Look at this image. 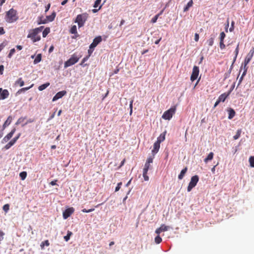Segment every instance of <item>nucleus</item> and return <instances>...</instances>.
<instances>
[{
	"label": "nucleus",
	"mask_w": 254,
	"mask_h": 254,
	"mask_svg": "<svg viewBox=\"0 0 254 254\" xmlns=\"http://www.w3.org/2000/svg\"><path fill=\"white\" fill-rule=\"evenodd\" d=\"M6 21L8 23H12L18 19L17 11L13 8L9 10L6 14Z\"/></svg>",
	"instance_id": "1"
},
{
	"label": "nucleus",
	"mask_w": 254,
	"mask_h": 254,
	"mask_svg": "<svg viewBox=\"0 0 254 254\" xmlns=\"http://www.w3.org/2000/svg\"><path fill=\"white\" fill-rule=\"evenodd\" d=\"M88 17V14L87 13H83L77 15L74 22L78 24L79 28L82 27Z\"/></svg>",
	"instance_id": "2"
},
{
	"label": "nucleus",
	"mask_w": 254,
	"mask_h": 254,
	"mask_svg": "<svg viewBox=\"0 0 254 254\" xmlns=\"http://www.w3.org/2000/svg\"><path fill=\"white\" fill-rule=\"evenodd\" d=\"M79 59V57H78L76 54H74L67 61L64 63V67L67 68V67L75 64L78 61Z\"/></svg>",
	"instance_id": "3"
},
{
	"label": "nucleus",
	"mask_w": 254,
	"mask_h": 254,
	"mask_svg": "<svg viewBox=\"0 0 254 254\" xmlns=\"http://www.w3.org/2000/svg\"><path fill=\"white\" fill-rule=\"evenodd\" d=\"M176 110V108L175 106L171 107L164 113L162 118L165 120H170L172 118L173 115L175 113Z\"/></svg>",
	"instance_id": "4"
},
{
	"label": "nucleus",
	"mask_w": 254,
	"mask_h": 254,
	"mask_svg": "<svg viewBox=\"0 0 254 254\" xmlns=\"http://www.w3.org/2000/svg\"><path fill=\"white\" fill-rule=\"evenodd\" d=\"M199 181V177L197 175H194L191 178L190 181L187 188L188 191L190 192L194 188Z\"/></svg>",
	"instance_id": "5"
},
{
	"label": "nucleus",
	"mask_w": 254,
	"mask_h": 254,
	"mask_svg": "<svg viewBox=\"0 0 254 254\" xmlns=\"http://www.w3.org/2000/svg\"><path fill=\"white\" fill-rule=\"evenodd\" d=\"M199 67L197 66H194L192 69V72L190 76V80L192 81L196 79L199 74Z\"/></svg>",
	"instance_id": "6"
},
{
	"label": "nucleus",
	"mask_w": 254,
	"mask_h": 254,
	"mask_svg": "<svg viewBox=\"0 0 254 254\" xmlns=\"http://www.w3.org/2000/svg\"><path fill=\"white\" fill-rule=\"evenodd\" d=\"M74 211V209L73 207H69L66 209L63 213V218L64 219L69 217Z\"/></svg>",
	"instance_id": "7"
},
{
	"label": "nucleus",
	"mask_w": 254,
	"mask_h": 254,
	"mask_svg": "<svg viewBox=\"0 0 254 254\" xmlns=\"http://www.w3.org/2000/svg\"><path fill=\"white\" fill-rule=\"evenodd\" d=\"M102 37L100 36L96 37L93 39V42L89 46L90 49H94V48L102 41Z\"/></svg>",
	"instance_id": "8"
},
{
	"label": "nucleus",
	"mask_w": 254,
	"mask_h": 254,
	"mask_svg": "<svg viewBox=\"0 0 254 254\" xmlns=\"http://www.w3.org/2000/svg\"><path fill=\"white\" fill-rule=\"evenodd\" d=\"M20 135V134L19 133L16 136L14 137L7 144H6L4 146V148L5 149H6V150L8 149L9 148H10L16 142L17 140L19 138Z\"/></svg>",
	"instance_id": "9"
},
{
	"label": "nucleus",
	"mask_w": 254,
	"mask_h": 254,
	"mask_svg": "<svg viewBox=\"0 0 254 254\" xmlns=\"http://www.w3.org/2000/svg\"><path fill=\"white\" fill-rule=\"evenodd\" d=\"M254 54V48H253L247 56H246L244 62L245 63V64H248L251 61L252 58H253Z\"/></svg>",
	"instance_id": "10"
},
{
	"label": "nucleus",
	"mask_w": 254,
	"mask_h": 254,
	"mask_svg": "<svg viewBox=\"0 0 254 254\" xmlns=\"http://www.w3.org/2000/svg\"><path fill=\"white\" fill-rule=\"evenodd\" d=\"M66 94V91L65 90L58 92L53 97L52 101H56L57 100L62 98L64 95Z\"/></svg>",
	"instance_id": "11"
},
{
	"label": "nucleus",
	"mask_w": 254,
	"mask_h": 254,
	"mask_svg": "<svg viewBox=\"0 0 254 254\" xmlns=\"http://www.w3.org/2000/svg\"><path fill=\"white\" fill-rule=\"evenodd\" d=\"M169 229V226H166L164 224H162L161 225V226L159 228H157L155 230V233L156 234H157L158 235H159L162 232H165V231H168Z\"/></svg>",
	"instance_id": "12"
},
{
	"label": "nucleus",
	"mask_w": 254,
	"mask_h": 254,
	"mask_svg": "<svg viewBox=\"0 0 254 254\" xmlns=\"http://www.w3.org/2000/svg\"><path fill=\"white\" fill-rule=\"evenodd\" d=\"M160 143L156 141L153 144V149L152 150V153L153 155L156 154L160 148Z\"/></svg>",
	"instance_id": "13"
},
{
	"label": "nucleus",
	"mask_w": 254,
	"mask_h": 254,
	"mask_svg": "<svg viewBox=\"0 0 254 254\" xmlns=\"http://www.w3.org/2000/svg\"><path fill=\"white\" fill-rule=\"evenodd\" d=\"M15 131V129L13 128L9 133H8L3 138V140L5 142L8 141L13 136Z\"/></svg>",
	"instance_id": "14"
},
{
	"label": "nucleus",
	"mask_w": 254,
	"mask_h": 254,
	"mask_svg": "<svg viewBox=\"0 0 254 254\" xmlns=\"http://www.w3.org/2000/svg\"><path fill=\"white\" fill-rule=\"evenodd\" d=\"M39 32L38 31V29L36 28H35L31 30V32L29 33L28 36L27 38H34V37L36 36V35L39 33Z\"/></svg>",
	"instance_id": "15"
},
{
	"label": "nucleus",
	"mask_w": 254,
	"mask_h": 254,
	"mask_svg": "<svg viewBox=\"0 0 254 254\" xmlns=\"http://www.w3.org/2000/svg\"><path fill=\"white\" fill-rule=\"evenodd\" d=\"M9 96V92L7 90L4 89L2 90V91L1 93V94L0 95V98H1L2 100H4L6 98H7Z\"/></svg>",
	"instance_id": "16"
},
{
	"label": "nucleus",
	"mask_w": 254,
	"mask_h": 254,
	"mask_svg": "<svg viewBox=\"0 0 254 254\" xmlns=\"http://www.w3.org/2000/svg\"><path fill=\"white\" fill-rule=\"evenodd\" d=\"M25 120V118H19L15 123V125H21L23 127L26 124L27 121Z\"/></svg>",
	"instance_id": "17"
},
{
	"label": "nucleus",
	"mask_w": 254,
	"mask_h": 254,
	"mask_svg": "<svg viewBox=\"0 0 254 254\" xmlns=\"http://www.w3.org/2000/svg\"><path fill=\"white\" fill-rule=\"evenodd\" d=\"M166 133V131H164L163 133H162L157 138V142L159 143H161L163 142L165 139V135Z\"/></svg>",
	"instance_id": "18"
},
{
	"label": "nucleus",
	"mask_w": 254,
	"mask_h": 254,
	"mask_svg": "<svg viewBox=\"0 0 254 254\" xmlns=\"http://www.w3.org/2000/svg\"><path fill=\"white\" fill-rule=\"evenodd\" d=\"M187 170H188L187 167H185L184 169H183L181 171L180 174L178 176V179L179 180H182L183 179V178L184 177L186 173L187 172Z\"/></svg>",
	"instance_id": "19"
},
{
	"label": "nucleus",
	"mask_w": 254,
	"mask_h": 254,
	"mask_svg": "<svg viewBox=\"0 0 254 254\" xmlns=\"http://www.w3.org/2000/svg\"><path fill=\"white\" fill-rule=\"evenodd\" d=\"M229 94H226V93H223L222 94H221L218 98V100L220 101V102H224L226 100V99L227 98V97L229 96Z\"/></svg>",
	"instance_id": "20"
},
{
	"label": "nucleus",
	"mask_w": 254,
	"mask_h": 254,
	"mask_svg": "<svg viewBox=\"0 0 254 254\" xmlns=\"http://www.w3.org/2000/svg\"><path fill=\"white\" fill-rule=\"evenodd\" d=\"M56 12H53L51 15L47 16L46 19H47L48 20V21L52 22L54 20V19L56 17Z\"/></svg>",
	"instance_id": "21"
},
{
	"label": "nucleus",
	"mask_w": 254,
	"mask_h": 254,
	"mask_svg": "<svg viewBox=\"0 0 254 254\" xmlns=\"http://www.w3.org/2000/svg\"><path fill=\"white\" fill-rule=\"evenodd\" d=\"M228 111L229 114L228 118L229 119H232L235 115V112L234 110L232 108H229Z\"/></svg>",
	"instance_id": "22"
},
{
	"label": "nucleus",
	"mask_w": 254,
	"mask_h": 254,
	"mask_svg": "<svg viewBox=\"0 0 254 254\" xmlns=\"http://www.w3.org/2000/svg\"><path fill=\"white\" fill-rule=\"evenodd\" d=\"M12 120V118L11 116H9L7 120L4 123L2 127H7L8 126Z\"/></svg>",
	"instance_id": "23"
},
{
	"label": "nucleus",
	"mask_w": 254,
	"mask_h": 254,
	"mask_svg": "<svg viewBox=\"0 0 254 254\" xmlns=\"http://www.w3.org/2000/svg\"><path fill=\"white\" fill-rule=\"evenodd\" d=\"M213 156L214 154L213 152L209 153L207 157L204 159V162L206 163L208 161L212 160L213 158Z\"/></svg>",
	"instance_id": "24"
},
{
	"label": "nucleus",
	"mask_w": 254,
	"mask_h": 254,
	"mask_svg": "<svg viewBox=\"0 0 254 254\" xmlns=\"http://www.w3.org/2000/svg\"><path fill=\"white\" fill-rule=\"evenodd\" d=\"M42 60V55L41 54H39L37 55L36 57L35 58L34 61V64H37L40 62Z\"/></svg>",
	"instance_id": "25"
},
{
	"label": "nucleus",
	"mask_w": 254,
	"mask_h": 254,
	"mask_svg": "<svg viewBox=\"0 0 254 254\" xmlns=\"http://www.w3.org/2000/svg\"><path fill=\"white\" fill-rule=\"evenodd\" d=\"M42 18H43L42 16H40V17H38V23H37L38 25L42 24H46L48 22V20L47 19H45L43 20Z\"/></svg>",
	"instance_id": "26"
},
{
	"label": "nucleus",
	"mask_w": 254,
	"mask_h": 254,
	"mask_svg": "<svg viewBox=\"0 0 254 254\" xmlns=\"http://www.w3.org/2000/svg\"><path fill=\"white\" fill-rule=\"evenodd\" d=\"M192 4H193V2H192V0H190V1H189L188 2V3H187V5L184 7V11H188L189 10V9L190 8V7L192 5Z\"/></svg>",
	"instance_id": "27"
},
{
	"label": "nucleus",
	"mask_w": 254,
	"mask_h": 254,
	"mask_svg": "<svg viewBox=\"0 0 254 254\" xmlns=\"http://www.w3.org/2000/svg\"><path fill=\"white\" fill-rule=\"evenodd\" d=\"M49 85H50V83L47 82L45 84H43L39 86L38 87V89L40 91H42V90H44L45 89H46L48 86H49Z\"/></svg>",
	"instance_id": "28"
},
{
	"label": "nucleus",
	"mask_w": 254,
	"mask_h": 254,
	"mask_svg": "<svg viewBox=\"0 0 254 254\" xmlns=\"http://www.w3.org/2000/svg\"><path fill=\"white\" fill-rule=\"evenodd\" d=\"M50 29L49 27H46L43 31L42 35L43 37H46L47 35L50 33Z\"/></svg>",
	"instance_id": "29"
},
{
	"label": "nucleus",
	"mask_w": 254,
	"mask_h": 254,
	"mask_svg": "<svg viewBox=\"0 0 254 254\" xmlns=\"http://www.w3.org/2000/svg\"><path fill=\"white\" fill-rule=\"evenodd\" d=\"M72 235V233L71 231H68L67 235L64 237V240L66 242H67L69 240L70 237Z\"/></svg>",
	"instance_id": "30"
},
{
	"label": "nucleus",
	"mask_w": 254,
	"mask_h": 254,
	"mask_svg": "<svg viewBox=\"0 0 254 254\" xmlns=\"http://www.w3.org/2000/svg\"><path fill=\"white\" fill-rule=\"evenodd\" d=\"M33 84L31 85L30 87H28L22 88L19 89L18 91V92H17V94H20L21 92H25V91L28 90V89H29L30 88H31L33 86Z\"/></svg>",
	"instance_id": "31"
},
{
	"label": "nucleus",
	"mask_w": 254,
	"mask_h": 254,
	"mask_svg": "<svg viewBox=\"0 0 254 254\" xmlns=\"http://www.w3.org/2000/svg\"><path fill=\"white\" fill-rule=\"evenodd\" d=\"M15 84L19 85L20 87L23 86L24 84V81L21 78H19L16 82Z\"/></svg>",
	"instance_id": "32"
},
{
	"label": "nucleus",
	"mask_w": 254,
	"mask_h": 254,
	"mask_svg": "<svg viewBox=\"0 0 254 254\" xmlns=\"http://www.w3.org/2000/svg\"><path fill=\"white\" fill-rule=\"evenodd\" d=\"M70 32L71 34H77V28L76 25H73L70 30Z\"/></svg>",
	"instance_id": "33"
},
{
	"label": "nucleus",
	"mask_w": 254,
	"mask_h": 254,
	"mask_svg": "<svg viewBox=\"0 0 254 254\" xmlns=\"http://www.w3.org/2000/svg\"><path fill=\"white\" fill-rule=\"evenodd\" d=\"M239 43H238V44L237 45V46L235 49V57L234 58V60H233V63H234L236 60V58L237 57V55L238 54V53H239Z\"/></svg>",
	"instance_id": "34"
},
{
	"label": "nucleus",
	"mask_w": 254,
	"mask_h": 254,
	"mask_svg": "<svg viewBox=\"0 0 254 254\" xmlns=\"http://www.w3.org/2000/svg\"><path fill=\"white\" fill-rule=\"evenodd\" d=\"M241 132L242 131H241V129H238L237 130V132L236 134L233 136V138H234V140H236V139H238L240 137L241 133Z\"/></svg>",
	"instance_id": "35"
},
{
	"label": "nucleus",
	"mask_w": 254,
	"mask_h": 254,
	"mask_svg": "<svg viewBox=\"0 0 254 254\" xmlns=\"http://www.w3.org/2000/svg\"><path fill=\"white\" fill-rule=\"evenodd\" d=\"M19 176L21 178V179L22 180H24L25 179L26 176H27V173L26 172H22L20 173Z\"/></svg>",
	"instance_id": "36"
},
{
	"label": "nucleus",
	"mask_w": 254,
	"mask_h": 254,
	"mask_svg": "<svg viewBox=\"0 0 254 254\" xmlns=\"http://www.w3.org/2000/svg\"><path fill=\"white\" fill-rule=\"evenodd\" d=\"M246 70H244L241 77L240 78V79L239 80L238 86H239L240 84V83H241V82L242 81V80L243 79L244 77L246 75Z\"/></svg>",
	"instance_id": "37"
},
{
	"label": "nucleus",
	"mask_w": 254,
	"mask_h": 254,
	"mask_svg": "<svg viewBox=\"0 0 254 254\" xmlns=\"http://www.w3.org/2000/svg\"><path fill=\"white\" fill-rule=\"evenodd\" d=\"M232 64H233V63ZM232 67H233V64L231 65V67L230 68V69H229L228 72L225 73V75H224L225 76L224 79H226L230 76V74L231 72V70L232 69Z\"/></svg>",
	"instance_id": "38"
},
{
	"label": "nucleus",
	"mask_w": 254,
	"mask_h": 254,
	"mask_svg": "<svg viewBox=\"0 0 254 254\" xmlns=\"http://www.w3.org/2000/svg\"><path fill=\"white\" fill-rule=\"evenodd\" d=\"M214 36L211 37L208 40L207 42L209 46H212L213 44Z\"/></svg>",
	"instance_id": "39"
},
{
	"label": "nucleus",
	"mask_w": 254,
	"mask_h": 254,
	"mask_svg": "<svg viewBox=\"0 0 254 254\" xmlns=\"http://www.w3.org/2000/svg\"><path fill=\"white\" fill-rule=\"evenodd\" d=\"M50 245V243L48 240H45L41 244V247L42 249L44 248V246H49Z\"/></svg>",
	"instance_id": "40"
},
{
	"label": "nucleus",
	"mask_w": 254,
	"mask_h": 254,
	"mask_svg": "<svg viewBox=\"0 0 254 254\" xmlns=\"http://www.w3.org/2000/svg\"><path fill=\"white\" fill-rule=\"evenodd\" d=\"M147 172L148 171L143 170V177L145 181H147L149 180V177L147 175Z\"/></svg>",
	"instance_id": "41"
},
{
	"label": "nucleus",
	"mask_w": 254,
	"mask_h": 254,
	"mask_svg": "<svg viewBox=\"0 0 254 254\" xmlns=\"http://www.w3.org/2000/svg\"><path fill=\"white\" fill-rule=\"evenodd\" d=\"M249 162L252 167H254V156H251L249 158Z\"/></svg>",
	"instance_id": "42"
},
{
	"label": "nucleus",
	"mask_w": 254,
	"mask_h": 254,
	"mask_svg": "<svg viewBox=\"0 0 254 254\" xmlns=\"http://www.w3.org/2000/svg\"><path fill=\"white\" fill-rule=\"evenodd\" d=\"M89 59V56H86L85 57H84L82 60V62L81 63H80V65H82V66H85V65H86V64H84V63L87 61L88 60V59Z\"/></svg>",
	"instance_id": "43"
},
{
	"label": "nucleus",
	"mask_w": 254,
	"mask_h": 254,
	"mask_svg": "<svg viewBox=\"0 0 254 254\" xmlns=\"http://www.w3.org/2000/svg\"><path fill=\"white\" fill-rule=\"evenodd\" d=\"M226 36V35L224 32H222L220 35V42H224V39Z\"/></svg>",
	"instance_id": "44"
},
{
	"label": "nucleus",
	"mask_w": 254,
	"mask_h": 254,
	"mask_svg": "<svg viewBox=\"0 0 254 254\" xmlns=\"http://www.w3.org/2000/svg\"><path fill=\"white\" fill-rule=\"evenodd\" d=\"M162 238L159 235L156 236L155 238V242L157 244H160L162 242Z\"/></svg>",
	"instance_id": "45"
},
{
	"label": "nucleus",
	"mask_w": 254,
	"mask_h": 254,
	"mask_svg": "<svg viewBox=\"0 0 254 254\" xmlns=\"http://www.w3.org/2000/svg\"><path fill=\"white\" fill-rule=\"evenodd\" d=\"M150 168V164H149V163L146 162L144 165V167L143 170L148 171Z\"/></svg>",
	"instance_id": "46"
},
{
	"label": "nucleus",
	"mask_w": 254,
	"mask_h": 254,
	"mask_svg": "<svg viewBox=\"0 0 254 254\" xmlns=\"http://www.w3.org/2000/svg\"><path fill=\"white\" fill-rule=\"evenodd\" d=\"M15 52V50L14 48L10 50L9 53L8 54L7 57L10 58L13 54Z\"/></svg>",
	"instance_id": "47"
},
{
	"label": "nucleus",
	"mask_w": 254,
	"mask_h": 254,
	"mask_svg": "<svg viewBox=\"0 0 254 254\" xmlns=\"http://www.w3.org/2000/svg\"><path fill=\"white\" fill-rule=\"evenodd\" d=\"M33 41V43L39 41L41 39L40 36H38L37 37H34V38H31Z\"/></svg>",
	"instance_id": "48"
},
{
	"label": "nucleus",
	"mask_w": 254,
	"mask_h": 254,
	"mask_svg": "<svg viewBox=\"0 0 254 254\" xmlns=\"http://www.w3.org/2000/svg\"><path fill=\"white\" fill-rule=\"evenodd\" d=\"M2 208H3V210L5 212H7V211H8V210H9V204H6L4 205L3 206Z\"/></svg>",
	"instance_id": "49"
},
{
	"label": "nucleus",
	"mask_w": 254,
	"mask_h": 254,
	"mask_svg": "<svg viewBox=\"0 0 254 254\" xmlns=\"http://www.w3.org/2000/svg\"><path fill=\"white\" fill-rule=\"evenodd\" d=\"M102 0H96L94 4L93 7H97L100 4Z\"/></svg>",
	"instance_id": "50"
},
{
	"label": "nucleus",
	"mask_w": 254,
	"mask_h": 254,
	"mask_svg": "<svg viewBox=\"0 0 254 254\" xmlns=\"http://www.w3.org/2000/svg\"><path fill=\"white\" fill-rule=\"evenodd\" d=\"M159 16V14L156 15L152 19H151V22L152 23H155L157 21V20Z\"/></svg>",
	"instance_id": "51"
},
{
	"label": "nucleus",
	"mask_w": 254,
	"mask_h": 254,
	"mask_svg": "<svg viewBox=\"0 0 254 254\" xmlns=\"http://www.w3.org/2000/svg\"><path fill=\"white\" fill-rule=\"evenodd\" d=\"M122 185V182L119 183L118 184L117 186L116 187V189H115V191H118L120 190Z\"/></svg>",
	"instance_id": "52"
},
{
	"label": "nucleus",
	"mask_w": 254,
	"mask_h": 254,
	"mask_svg": "<svg viewBox=\"0 0 254 254\" xmlns=\"http://www.w3.org/2000/svg\"><path fill=\"white\" fill-rule=\"evenodd\" d=\"M234 24L235 22L234 21H232L231 24V27L229 29L230 32H232L234 30Z\"/></svg>",
	"instance_id": "53"
},
{
	"label": "nucleus",
	"mask_w": 254,
	"mask_h": 254,
	"mask_svg": "<svg viewBox=\"0 0 254 254\" xmlns=\"http://www.w3.org/2000/svg\"><path fill=\"white\" fill-rule=\"evenodd\" d=\"M94 210V208H91V209H88V210H86V209H83L82 210V211L83 212H85V213H88V212H92Z\"/></svg>",
	"instance_id": "54"
},
{
	"label": "nucleus",
	"mask_w": 254,
	"mask_h": 254,
	"mask_svg": "<svg viewBox=\"0 0 254 254\" xmlns=\"http://www.w3.org/2000/svg\"><path fill=\"white\" fill-rule=\"evenodd\" d=\"M133 100H131L130 101V103H129V109H130V114H131L132 113V103H133Z\"/></svg>",
	"instance_id": "55"
},
{
	"label": "nucleus",
	"mask_w": 254,
	"mask_h": 254,
	"mask_svg": "<svg viewBox=\"0 0 254 254\" xmlns=\"http://www.w3.org/2000/svg\"><path fill=\"white\" fill-rule=\"evenodd\" d=\"M153 157H149L146 161V163H148L149 164H151L153 162Z\"/></svg>",
	"instance_id": "56"
},
{
	"label": "nucleus",
	"mask_w": 254,
	"mask_h": 254,
	"mask_svg": "<svg viewBox=\"0 0 254 254\" xmlns=\"http://www.w3.org/2000/svg\"><path fill=\"white\" fill-rule=\"evenodd\" d=\"M247 64H245V63L244 62V64H242V66L241 68L242 69L243 67L244 68V70H246V72L247 71L248 67L247 66Z\"/></svg>",
	"instance_id": "57"
},
{
	"label": "nucleus",
	"mask_w": 254,
	"mask_h": 254,
	"mask_svg": "<svg viewBox=\"0 0 254 254\" xmlns=\"http://www.w3.org/2000/svg\"><path fill=\"white\" fill-rule=\"evenodd\" d=\"M105 2V0H104V2ZM104 3H103L102 5H101L99 6V8H98V9H92V12H93V13H96V12H97V11H98V10H99L101 8V7H102V5H103Z\"/></svg>",
	"instance_id": "58"
},
{
	"label": "nucleus",
	"mask_w": 254,
	"mask_h": 254,
	"mask_svg": "<svg viewBox=\"0 0 254 254\" xmlns=\"http://www.w3.org/2000/svg\"><path fill=\"white\" fill-rule=\"evenodd\" d=\"M220 48L221 49H224L225 48V45L224 42H220Z\"/></svg>",
	"instance_id": "59"
},
{
	"label": "nucleus",
	"mask_w": 254,
	"mask_h": 254,
	"mask_svg": "<svg viewBox=\"0 0 254 254\" xmlns=\"http://www.w3.org/2000/svg\"><path fill=\"white\" fill-rule=\"evenodd\" d=\"M198 39H199V35L197 33H195L194 35L195 41H196V42L198 41Z\"/></svg>",
	"instance_id": "60"
},
{
	"label": "nucleus",
	"mask_w": 254,
	"mask_h": 254,
	"mask_svg": "<svg viewBox=\"0 0 254 254\" xmlns=\"http://www.w3.org/2000/svg\"><path fill=\"white\" fill-rule=\"evenodd\" d=\"M5 33V31L4 30V29L2 27H0V35L4 34Z\"/></svg>",
	"instance_id": "61"
},
{
	"label": "nucleus",
	"mask_w": 254,
	"mask_h": 254,
	"mask_svg": "<svg viewBox=\"0 0 254 254\" xmlns=\"http://www.w3.org/2000/svg\"><path fill=\"white\" fill-rule=\"evenodd\" d=\"M57 180L52 181L50 183V184L52 186H55L57 185Z\"/></svg>",
	"instance_id": "62"
},
{
	"label": "nucleus",
	"mask_w": 254,
	"mask_h": 254,
	"mask_svg": "<svg viewBox=\"0 0 254 254\" xmlns=\"http://www.w3.org/2000/svg\"><path fill=\"white\" fill-rule=\"evenodd\" d=\"M94 49H90L88 51V55L87 56H89V57L90 56L91 54L92 53Z\"/></svg>",
	"instance_id": "63"
},
{
	"label": "nucleus",
	"mask_w": 254,
	"mask_h": 254,
	"mask_svg": "<svg viewBox=\"0 0 254 254\" xmlns=\"http://www.w3.org/2000/svg\"><path fill=\"white\" fill-rule=\"evenodd\" d=\"M54 49V47L53 45L51 46L49 49V53H52Z\"/></svg>",
	"instance_id": "64"
}]
</instances>
